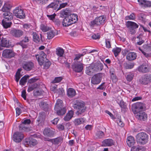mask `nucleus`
Listing matches in <instances>:
<instances>
[{
    "instance_id": "obj_1",
    "label": "nucleus",
    "mask_w": 151,
    "mask_h": 151,
    "mask_svg": "<svg viewBox=\"0 0 151 151\" xmlns=\"http://www.w3.org/2000/svg\"><path fill=\"white\" fill-rule=\"evenodd\" d=\"M103 68V65L100 62L92 63L86 68V73L88 75H91L95 72L101 71Z\"/></svg>"
},
{
    "instance_id": "obj_2",
    "label": "nucleus",
    "mask_w": 151,
    "mask_h": 151,
    "mask_svg": "<svg viewBox=\"0 0 151 151\" xmlns=\"http://www.w3.org/2000/svg\"><path fill=\"white\" fill-rule=\"evenodd\" d=\"M73 107L75 109L77 110L76 114L79 115L83 113L86 109L84 103L81 101L77 100L74 101Z\"/></svg>"
},
{
    "instance_id": "obj_3",
    "label": "nucleus",
    "mask_w": 151,
    "mask_h": 151,
    "mask_svg": "<svg viewBox=\"0 0 151 151\" xmlns=\"http://www.w3.org/2000/svg\"><path fill=\"white\" fill-rule=\"evenodd\" d=\"M106 19V17L103 15L97 17L90 22L89 25L91 27L100 26L104 24Z\"/></svg>"
},
{
    "instance_id": "obj_4",
    "label": "nucleus",
    "mask_w": 151,
    "mask_h": 151,
    "mask_svg": "<svg viewBox=\"0 0 151 151\" xmlns=\"http://www.w3.org/2000/svg\"><path fill=\"white\" fill-rule=\"evenodd\" d=\"M136 139L138 143L144 145L147 142L148 137L145 133L142 132L137 134L136 136Z\"/></svg>"
},
{
    "instance_id": "obj_5",
    "label": "nucleus",
    "mask_w": 151,
    "mask_h": 151,
    "mask_svg": "<svg viewBox=\"0 0 151 151\" xmlns=\"http://www.w3.org/2000/svg\"><path fill=\"white\" fill-rule=\"evenodd\" d=\"M127 26L128 28L130 33L134 35L136 33L135 29L138 27V25L134 22L128 21L127 22Z\"/></svg>"
},
{
    "instance_id": "obj_6",
    "label": "nucleus",
    "mask_w": 151,
    "mask_h": 151,
    "mask_svg": "<svg viewBox=\"0 0 151 151\" xmlns=\"http://www.w3.org/2000/svg\"><path fill=\"white\" fill-rule=\"evenodd\" d=\"M13 13L17 18L21 19L25 17V14L23 10L20 7H16L13 11Z\"/></svg>"
},
{
    "instance_id": "obj_7",
    "label": "nucleus",
    "mask_w": 151,
    "mask_h": 151,
    "mask_svg": "<svg viewBox=\"0 0 151 151\" xmlns=\"http://www.w3.org/2000/svg\"><path fill=\"white\" fill-rule=\"evenodd\" d=\"M103 74L99 73L94 75L91 78V83L93 84H99L101 81Z\"/></svg>"
},
{
    "instance_id": "obj_8",
    "label": "nucleus",
    "mask_w": 151,
    "mask_h": 151,
    "mask_svg": "<svg viewBox=\"0 0 151 151\" xmlns=\"http://www.w3.org/2000/svg\"><path fill=\"white\" fill-rule=\"evenodd\" d=\"M36 59L38 61L39 64L41 66L43 65V63L47 59L46 58V55L43 52H41L40 55L36 54L35 55Z\"/></svg>"
},
{
    "instance_id": "obj_9",
    "label": "nucleus",
    "mask_w": 151,
    "mask_h": 151,
    "mask_svg": "<svg viewBox=\"0 0 151 151\" xmlns=\"http://www.w3.org/2000/svg\"><path fill=\"white\" fill-rule=\"evenodd\" d=\"M151 82V74H146L142 76L139 80L141 84L146 85Z\"/></svg>"
},
{
    "instance_id": "obj_10",
    "label": "nucleus",
    "mask_w": 151,
    "mask_h": 151,
    "mask_svg": "<svg viewBox=\"0 0 151 151\" xmlns=\"http://www.w3.org/2000/svg\"><path fill=\"white\" fill-rule=\"evenodd\" d=\"M10 33L15 37H20L23 35V32L21 30L13 29L11 30Z\"/></svg>"
},
{
    "instance_id": "obj_11",
    "label": "nucleus",
    "mask_w": 151,
    "mask_h": 151,
    "mask_svg": "<svg viewBox=\"0 0 151 151\" xmlns=\"http://www.w3.org/2000/svg\"><path fill=\"white\" fill-rule=\"evenodd\" d=\"M23 138V134L22 133L19 132L15 133L13 135V140L16 142H20Z\"/></svg>"
},
{
    "instance_id": "obj_12",
    "label": "nucleus",
    "mask_w": 151,
    "mask_h": 151,
    "mask_svg": "<svg viewBox=\"0 0 151 151\" xmlns=\"http://www.w3.org/2000/svg\"><path fill=\"white\" fill-rule=\"evenodd\" d=\"M3 57L6 58H10L14 56V54L11 50L7 49L4 50L2 53Z\"/></svg>"
},
{
    "instance_id": "obj_13",
    "label": "nucleus",
    "mask_w": 151,
    "mask_h": 151,
    "mask_svg": "<svg viewBox=\"0 0 151 151\" xmlns=\"http://www.w3.org/2000/svg\"><path fill=\"white\" fill-rule=\"evenodd\" d=\"M72 68L74 71L77 72H81L83 68V64L80 62L75 63L72 65Z\"/></svg>"
},
{
    "instance_id": "obj_14",
    "label": "nucleus",
    "mask_w": 151,
    "mask_h": 151,
    "mask_svg": "<svg viewBox=\"0 0 151 151\" xmlns=\"http://www.w3.org/2000/svg\"><path fill=\"white\" fill-rule=\"evenodd\" d=\"M136 116L138 119L144 121L147 118V114L145 112L142 111L137 112Z\"/></svg>"
},
{
    "instance_id": "obj_15",
    "label": "nucleus",
    "mask_w": 151,
    "mask_h": 151,
    "mask_svg": "<svg viewBox=\"0 0 151 151\" xmlns=\"http://www.w3.org/2000/svg\"><path fill=\"white\" fill-rule=\"evenodd\" d=\"M34 66V63L31 62H26L22 65L23 69L27 71H29L32 69Z\"/></svg>"
},
{
    "instance_id": "obj_16",
    "label": "nucleus",
    "mask_w": 151,
    "mask_h": 151,
    "mask_svg": "<svg viewBox=\"0 0 151 151\" xmlns=\"http://www.w3.org/2000/svg\"><path fill=\"white\" fill-rule=\"evenodd\" d=\"M54 131L49 128H45L43 131L44 135L47 137H52L54 134Z\"/></svg>"
},
{
    "instance_id": "obj_17",
    "label": "nucleus",
    "mask_w": 151,
    "mask_h": 151,
    "mask_svg": "<svg viewBox=\"0 0 151 151\" xmlns=\"http://www.w3.org/2000/svg\"><path fill=\"white\" fill-rule=\"evenodd\" d=\"M134 105L135 109V111L137 112H140V110H144L145 109V104L141 102L137 103Z\"/></svg>"
},
{
    "instance_id": "obj_18",
    "label": "nucleus",
    "mask_w": 151,
    "mask_h": 151,
    "mask_svg": "<svg viewBox=\"0 0 151 151\" xmlns=\"http://www.w3.org/2000/svg\"><path fill=\"white\" fill-rule=\"evenodd\" d=\"M37 142L36 139L32 138L27 139L25 140V144L30 147L35 146L37 144Z\"/></svg>"
},
{
    "instance_id": "obj_19",
    "label": "nucleus",
    "mask_w": 151,
    "mask_h": 151,
    "mask_svg": "<svg viewBox=\"0 0 151 151\" xmlns=\"http://www.w3.org/2000/svg\"><path fill=\"white\" fill-rule=\"evenodd\" d=\"M139 4L142 7H151V1L145 0H138Z\"/></svg>"
},
{
    "instance_id": "obj_20",
    "label": "nucleus",
    "mask_w": 151,
    "mask_h": 151,
    "mask_svg": "<svg viewBox=\"0 0 151 151\" xmlns=\"http://www.w3.org/2000/svg\"><path fill=\"white\" fill-rule=\"evenodd\" d=\"M127 143L128 146L129 147L134 146L135 142L134 137L132 136L128 137L127 139Z\"/></svg>"
},
{
    "instance_id": "obj_21",
    "label": "nucleus",
    "mask_w": 151,
    "mask_h": 151,
    "mask_svg": "<svg viewBox=\"0 0 151 151\" xmlns=\"http://www.w3.org/2000/svg\"><path fill=\"white\" fill-rule=\"evenodd\" d=\"M137 54L134 52H130L128 53L126 56L127 59L131 61L134 60L137 57Z\"/></svg>"
},
{
    "instance_id": "obj_22",
    "label": "nucleus",
    "mask_w": 151,
    "mask_h": 151,
    "mask_svg": "<svg viewBox=\"0 0 151 151\" xmlns=\"http://www.w3.org/2000/svg\"><path fill=\"white\" fill-rule=\"evenodd\" d=\"M71 20L68 16V17H66L63 19L62 22L63 25L64 26L67 27L73 24V23H71Z\"/></svg>"
},
{
    "instance_id": "obj_23",
    "label": "nucleus",
    "mask_w": 151,
    "mask_h": 151,
    "mask_svg": "<svg viewBox=\"0 0 151 151\" xmlns=\"http://www.w3.org/2000/svg\"><path fill=\"white\" fill-rule=\"evenodd\" d=\"M9 41L6 38H3L1 39L0 44V50H1V47H9Z\"/></svg>"
},
{
    "instance_id": "obj_24",
    "label": "nucleus",
    "mask_w": 151,
    "mask_h": 151,
    "mask_svg": "<svg viewBox=\"0 0 151 151\" xmlns=\"http://www.w3.org/2000/svg\"><path fill=\"white\" fill-rule=\"evenodd\" d=\"M74 112L72 110L68 111L66 115L64 118V120L65 121H68L70 120L73 116Z\"/></svg>"
},
{
    "instance_id": "obj_25",
    "label": "nucleus",
    "mask_w": 151,
    "mask_h": 151,
    "mask_svg": "<svg viewBox=\"0 0 151 151\" xmlns=\"http://www.w3.org/2000/svg\"><path fill=\"white\" fill-rule=\"evenodd\" d=\"M3 15L5 20H11L13 19V14L10 12L4 13Z\"/></svg>"
},
{
    "instance_id": "obj_26",
    "label": "nucleus",
    "mask_w": 151,
    "mask_h": 151,
    "mask_svg": "<svg viewBox=\"0 0 151 151\" xmlns=\"http://www.w3.org/2000/svg\"><path fill=\"white\" fill-rule=\"evenodd\" d=\"M33 40L36 43L39 42L41 39V37L40 35V36L36 32H33L32 34Z\"/></svg>"
},
{
    "instance_id": "obj_27",
    "label": "nucleus",
    "mask_w": 151,
    "mask_h": 151,
    "mask_svg": "<svg viewBox=\"0 0 151 151\" xmlns=\"http://www.w3.org/2000/svg\"><path fill=\"white\" fill-rule=\"evenodd\" d=\"M102 143L104 146H111L113 145V141L111 139H107L104 140Z\"/></svg>"
},
{
    "instance_id": "obj_28",
    "label": "nucleus",
    "mask_w": 151,
    "mask_h": 151,
    "mask_svg": "<svg viewBox=\"0 0 151 151\" xmlns=\"http://www.w3.org/2000/svg\"><path fill=\"white\" fill-rule=\"evenodd\" d=\"M48 141L51 140L53 144L55 145H58L61 143L63 141V139L61 137H58L56 138L51 140H48Z\"/></svg>"
},
{
    "instance_id": "obj_29",
    "label": "nucleus",
    "mask_w": 151,
    "mask_h": 151,
    "mask_svg": "<svg viewBox=\"0 0 151 151\" xmlns=\"http://www.w3.org/2000/svg\"><path fill=\"white\" fill-rule=\"evenodd\" d=\"M68 16L71 20V23L73 24L77 21L78 16L77 14H70Z\"/></svg>"
},
{
    "instance_id": "obj_30",
    "label": "nucleus",
    "mask_w": 151,
    "mask_h": 151,
    "mask_svg": "<svg viewBox=\"0 0 151 151\" xmlns=\"http://www.w3.org/2000/svg\"><path fill=\"white\" fill-rule=\"evenodd\" d=\"M67 94L69 97H72L76 95V91L73 89L70 88L68 90Z\"/></svg>"
},
{
    "instance_id": "obj_31",
    "label": "nucleus",
    "mask_w": 151,
    "mask_h": 151,
    "mask_svg": "<svg viewBox=\"0 0 151 151\" xmlns=\"http://www.w3.org/2000/svg\"><path fill=\"white\" fill-rule=\"evenodd\" d=\"M62 103L63 101L59 99H58L57 101L56 104L55 105L54 109H61L63 108Z\"/></svg>"
},
{
    "instance_id": "obj_32",
    "label": "nucleus",
    "mask_w": 151,
    "mask_h": 151,
    "mask_svg": "<svg viewBox=\"0 0 151 151\" xmlns=\"http://www.w3.org/2000/svg\"><path fill=\"white\" fill-rule=\"evenodd\" d=\"M64 51L63 48L58 47L56 49V55L59 57L63 56Z\"/></svg>"
},
{
    "instance_id": "obj_33",
    "label": "nucleus",
    "mask_w": 151,
    "mask_h": 151,
    "mask_svg": "<svg viewBox=\"0 0 151 151\" xmlns=\"http://www.w3.org/2000/svg\"><path fill=\"white\" fill-rule=\"evenodd\" d=\"M148 68L146 65L142 64L139 68V70L143 73H145L148 72Z\"/></svg>"
},
{
    "instance_id": "obj_34",
    "label": "nucleus",
    "mask_w": 151,
    "mask_h": 151,
    "mask_svg": "<svg viewBox=\"0 0 151 151\" xmlns=\"http://www.w3.org/2000/svg\"><path fill=\"white\" fill-rule=\"evenodd\" d=\"M55 30H51L47 33V37L48 39H52L55 35Z\"/></svg>"
},
{
    "instance_id": "obj_35",
    "label": "nucleus",
    "mask_w": 151,
    "mask_h": 151,
    "mask_svg": "<svg viewBox=\"0 0 151 151\" xmlns=\"http://www.w3.org/2000/svg\"><path fill=\"white\" fill-rule=\"evenodd\" d=\"M29 41V39L28 37L25 36L24 39L21 41L19 44L22 46L23 48H26L27 45L26 44H24V42H27Z\"/></svg>"
},
{
    "instance_id": "obj_36",
    "label": "nucleus",
    "mask_w": 151,
    "mask_h": 151,
    "mask_svg": "<svg viewBox=\"0 0 151 151\" xmlns=\"http://www.w3.org/2000/svg\"><path fill=\"white\" fill-rule=\"evenodd\" d=\"M7 20H3L2 21V25L4 28H7L10 27L12 23L11 22H7Z\"/></svg>"
},
{
    "instance_id": "obj_37",
    "label": "nucleus",
    "mask_w": 151,
    "mask_h": 151,
    "mask_svg": "<svg viewBox=\"0 0 151 151\" xmlns=\"http://www.w3.org/2000/svg\"><path fill=\"white\" fill-rule=\"evenodd\" d=\"M84 122L83 118L76 119L73 121V123L76 126H78L83 123Z\"/></svg>"
},
{
    "instance_id": "obj_38",
    "label": "nucleus",
    "mask_w": 151,
    "mask_h": 151,
    "mask_svg": "<svg viewBox=\"0 0 151 151\" xmlns=\"http://www.w3.org/2000/svg\"><path fill=\"white\" fill-rule=\"evenodd\" d=\"M52 63L50 60L48 59H46L45 62L43 63V68L44 69H47L50 67Z\"/></svg>"
},
{
    "instance_id": "obj_39",
    "label": "nucleus",
    "mask_w": 151,
    "mask_h": 151,
    "mask_svg": "<svg viewBox=\"0 0 151 151\" xmlns=\"http://www.w3.org/2000/svg\"><path fill=\"white\" fill-rule=\"evenodd\" d=\"M134 66V63H125L124 64V68L126 69L132 68Z\"/></svg>"
},
{
    "instance_id": "obj_40",
    "label": "nucleus",
    "mask_w": 151,
    "mask_h": 151,
    "mask_svg": "<svg viewBox=\"0 0 151 151\" xmlns=\"http://www.w3.org/2000/svg\"><path fill=\"white\" fill-rule=\"evenodd\" d=\"M58 115H61L64 114L66 112V109L63 108L60 109H57L55 110Z\"/></svg>"
},
{
    "instance_id": "obj_41",
    "label": "nucleus",
    "mask_w": 151,
    "mask_h": 151,
    "mask_svg": "<svg viewBox=\"0 0 151 151\" xmlns=\"http://www.w3.org/2000/svg\"><path fill=\"white\" fill-rule=\"evenodd\" d=\"M104 136V134L102 131H97L95 134V137L97 139H100L102 138Z\"/></svg>"
},
{
    "instance_id": "obj_42",
    "label": "nucleus",
    "mask_w": 151,
    "mask_h": 151,
    "mask_svg": "<svg viewBox=\"0 0 151 151\" xmlns=\"http://www.w3.org/2000/svg\"><path fill=\"white\" fill-rule=\"evenodd\" d=\"M121 50V48L116 47L113 49L112 51L114 53L115 57H116L119 55Z\"/></svg>"
},
{
    "instance_id": "obj_43",
    "label": "nucleus",
    "mask_w": 151,
    "mask_h": 151,
    "mask_svg": "<svg viewBox=\"0 0 151 151\" xmlns=\"http://www.w3.org/2000/svg\"><path fill=\"white\" fill-rule=\"evenodd\" d=\"M69 2V0H67L66 2L65 3H62L60 4L59 6H58L57 11L60 10L62 8H64L67 6L68 5V3Z\"/></svg>"
},
{
    "instance_id": "obj_44",
    "label": "nucleus",
    "mask_w": 151,
    "mask_h": 151,
    "mask_svg": "<svg viewBox=\"0 0 151 151\" xmlns=\"http://www.w3.org/2000/svg\"><path fill=\"white\" fill-rule=\"evenodd\" d=\"M26 125L23 124H21L19 126V130L21 132L27 131H28V128L25 126Z\"/></svg>"
},
{
    "instance_id": "obj_45",
    "label": "nucleus",
    "mask_w": 151,
    "mask_h": 151,
    "mask_svg": "<svg viewBox=\"0 0 151 151\" xmlns=\"http://www.w3.org/2000/svg\"><path fill=\"white\" fill-rule=\"evenodd\" d=\"M131 151H142V150L141 146H133L132 147Z\"/></svg>"
},
{
    "instance_id": "obj_46",
    "label": "nucleus",
    "mask_w": 151,
    "mask_h": 151,
    "mask_svg": "<svg viewBox=\"0 0 151 151\" xmlns=\"http://www.w3.org/2000/svg\"><path fill=\"white\" fill-rule=\"evenodd\" d=\"M58 5L55 3H52L47 6L48 8H52L54 10H57L58 8Z\"/></svg>"
},
{
    "instance_id": "obj_47",
    "label": "nucleus",
    "mask_w": 151,
    "mask_h": 151,
    "mask_svg": "<svg viewBox=\"0 0 151 151\" xmlns=\"http://www.w3.org/2000/svg\"><path fill=\"white\" fill-rule=\"evenodd\" d=\"M35 4H45L48 0H32Z\"/></svg>"
},
{
    "instance_id": "obj_48",
    "label": "nucleus",
    "mask_w": 151,
    "mask_h": 151,
    "mask_svg": "<svg viewBox=\"0 0 151 151\" xmlns=\"http://www.w3.org/2000/svg\"><path fill=\"white\" fill-rule=\"evenodd\" d=\"M27 78L25 76H24L21 78L19 81V84L21 85H24L27 82Z\"/></svg>"
},
{
    "instance_id": "obj_49",
    "label": "nucleus",
    "mask_w": 151,
    "mask_h": 151,
    "mask_svg": "<svg viewBox=\"0 0 151 151\" xmlns=\"http://www.w3.org/2000/svg\"><path fill=\"white\" fill-rule=\"evenodd\" d=\"M135 19V16L134 13H132L130 15L127 16L125 17L126 20H134Z\"/></svg>"
},
{
    "instance_id": "obj_50",
    "label": "nucleus",
    "mask_w": 151,
    "mask_h": 151,
    "mask_svg": "<svg viewBox=\"0 0 151 151\" xmlns=\"http://www.w3.org/2000/svg\"><path fill=\"white\" fill-rule=\"evenodd\" d=\"M40 29L43 32H46L48 31L50 29V28L47 26L46 25L42 24L40 26Z\"/></svg>"
},
{
    "instance_id": "obj_51",
    "label": "nucleus",
    "mask_w": 151,
    "mask_h": 151,
    "mask_svg": "<svg viewBox=\"0 0 151 151\" xmlns=\"http://www.w3.org/2000/svg\"><path fill=\"white\" fill-rule=\"evenodd\" d=\"M55 93H58L59 95H61L64 93V91L63 88H61L58 89L55 91Z\"/></svg>"
},
{
    "instance_id": "obj_52",
    "label": "nucleus",
    "mask_w": 151,
    "mask_h": 151,
    "mask_svg": "<svg viewBox=\"0 0 151 151\" xmlns=\"http://www.w3.org/2000/svg\"><path fill=\"white\" fill-rule=\"evenodd\" d=\"M63 79V78L61 77H57L55 78V79L52 82L53 83H58L60 82Z\"/></svg>"
},
{
    "instance_id": "obj_53",
    "label": "nucleus",
    "mask_w": 151,
    "mask_h": 151,
    "mask_svg": "<svg viewBox=\"0 0 151 151\" xmlns=\"http://www.w3.org/2000/svg\"><path fill=\"white\" fill-rule=\"evenodd\" d=\"M105 43L106 47L107 48L109 49L111 47L110 41L109 39H106Z\"/></svg>"
},
{
    "instance_id": "obj_54",
    "label": "nucleus",
    "mask_w": 151,
    "mask_h": 151,
    "mask_svg": "<svg viewBox=\"0 0 151 151\" xmlns=\"http://www.w3.org/2000/svg\"><path fill=\"white\" fill-rule=\"evenodd\" d=\"M133 75L132 73H129L128 74L127 76V80L129 81H130L133 79Z\"/></svg>"
},
{
    "instance_id": "obj_55",
    "label": "nucleus",
    "mask_w": 151,
    "mask_h": 151,
    "mask_svg": "<svg viewBox=\"0 0 151 151\" xmlns=\"http://www.w3.org/2000/svg\"><path fill=\"white\" fill-rule=\"evenodd\" d=\"M4 5L7 7V8L8 9H9L10 10L11 9L12 7V5L11 4V3L9 2H6Z\"/></svg>"
},
{
    "instance_id": "obj_56",
    "label": "nucleus",
    "mask_w": 151,
    "mask_h": 151,
    "mask_svg": "<svg viewBox=\"0 0 151 151\" xmlns=\"http://www.w3.org/2000/svg\"><path fill=\"white\" fill-rule=\"evenodd\" d=\"M1 11L6 13L7 12H9L10 10L7 8V7L5 6L4 5L1 10Z\"/></svg>"
},
{
    "instance_id": "obj_57",
    "label": "nucleus",
    "mask_w": 151,
    "mask_h": 151,
    "mask_svg": "<svg viewBox=\"0 0 151 151\" xmlns=\"http://www.w3.org/2000/svg\"><path fill=\"white\" fill-rule=\"evenodd\" d=\"M111 78L113 82L114 83L116 82L117 81V79L115 75L114 74L111 75Z\"/></svg>"
},
{
    "instance_id": "obj_58",
    "label": "nucleus",
    "mask_w": 151,
    "mask_h": 151,
    "mask_svg": "<svg viewBox=\"0 0 151 151\" xmlns=\"http://www.w3.org/2000/svg\"><path fill=\"white\" fill-rule=\"evenodd\" d=\"M70 13H69L68 12V10H62L60 12V14L61 15H62L63 16L64 15H68L69 16L70 14Z\"/></svg>"
},
{
    "instance_id": "obj_59",
    "label": "nucleus",
    "mask_w": 151,
    "mask_h": 151,
    "mask_svg": "<svg viewBox=\"0 0 151 151\" xmlns=\"http://www.w3.org/2000/svg\"><path fill=\"white\" fill-rule=\"evenodd\" d=\"M56 14H55L52 15L47 14V16L48 17V19L50 20L53 21L55 19V17Z\"/></svg>"
},
{
    "instance_id": "obj_60",
    "label": "nucleus",
    "mask_w": 151,
    "mask_h": 151,
    "mask_svg": "<svg viewBox=\"0 0 151 151\" xmlns=\"http://www.w3.org/2000/svg\"><path fill=\"white\" fill-rule=\"evenodd\" d=\"M84 54H78L75 55V57L74 59V60H78L81 57L83 56Z\"/></svg>"
},
{
    "instance_id": "obj_61",
    "label": "nucleus",
    "mask_w": 151,
    "mask_h": 151,
    "mask_svg": "<svg viewBox=\"0 0 151 151\" xmlns=\"http://www.w3.org/2000/svg\"><path fill=\"white\" fill-rule=\"evenodd\" d=\"M105 83H103L100 85L97 88V89H100L101 90H103L105 89L106 88V86L104 85Z\"/></svg>"
},
{
    "instance_id": "obj_62",
    "label": "nucleus",
    "mask_w": 151,
    "mask_h": 151,
    "mask_svg": "<svg viewBox=\"0 0 151 151\" xmlns=\"http://www.w3.org/2000/svg\"><path fill=\"white\" fill-rule=\"evenodd\" d=\"M39 116L38 117L37 121L38 122H42L43 121V116L40 114H39Z\"/></svg>"
},
{
    "instance_id": "obj_63",
    "label": "nucleus",
    "mask_w": 151,
    "mask_h": 151,
    "mask_svg": "<svg viewBox=\"0 0 151 151\" xmlns=\"http://www.w3.org/2000/svg\"><path fill=\"white\" fill-rule=\"evenodd\" d=\"M21 76L20 73L18 72H17L15 76L16 81L17 82H18Z\"/></svg>"
},
{
    "instance_id": "obj_64",
    "label": "nucleus",
    "mask_w": 151,
    "mask_h": 151,
    "mask_svg": "<svg viewBox=\"0 0 151 151\" xmlns=\"http://www.w3.org/2000/svg\"><path fill=\"white\" fill-rule=\"evenodd\" d=\"M138 19L142 20H143L145 18V16L143 14L141 13L138 14Z\"/></svg>"
}]
</instances>
